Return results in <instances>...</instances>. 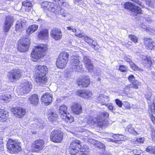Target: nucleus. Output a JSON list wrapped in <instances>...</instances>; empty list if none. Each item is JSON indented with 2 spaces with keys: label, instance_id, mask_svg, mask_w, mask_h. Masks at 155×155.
Returning <instances> with one entry per match:
<instances>
[{
  "label": "nucleus",
  "instance_id": "nucleus-1",
  "mask_svg": "<svg viewBox=\"0 0 155 155\" xmlns=\"http://www.w3.org/2000/svg\"><path fill=\"white\" fill-rule=\"evenodd\" d=\"M109 114L108 112L104 111L97 118H94L93 116H88L87 118V123L91 126L97 124L100 127H102L106 124V121L105 119L109 117Z\"/></svg>",
  "mask_w": 155,
  "mask_h": 155
},
{
  "label": "nucleus",
  "instance_id": "nucleus-2",
  "mask_svg": "<svg viewBox=\"0 0 155 155\" xmlns=\"http://www.w3.org/2000/svg\"><path fill=\"white\" fill-rule=\"evenodd\" d=\"M36 77L35 81L38 85L45 83L47 81L45 75L48 71L47 67L44 65H38L36 66Z\"/></svg>",
  "mask_w": 155,
  "mask_h": 155
},
{
  "label": "nucleus",
  "instance_id": "nucleus-3",
  "mask_svg": "<svg viewBox=\"0 0 155 155\" xmlns=\"http://www.w3.org/2000/svg\"><path fill=\"white\" fill-rule=\"evenodd\" d=\"M48 49L46 44H40L35 48L31 54V57L34 60V61L39 59L45 55Z\"/></svg>",
  "mask_w": 155,
  "mask_h": 155
},
{
  "label": "nucleus",
  "instance_id": "nucleus-4",
  "mask_svg": "<svg viewBox=\"0 0 155 155\" xmlns=\"http://www.w3.org/2000/svg\"><path fill=\"white\" fill-rule=\"evenodd\" d=\"M7 147L12 153H16L21 150V143L18 140L9 139L7 143Z\"/></svg>",
  "mask_w": 155,
  "mask_h": 155
},
{
  "label": "nucleus",
  "instance_id": "nucleus-5",
  "mask_svg": "<svg viewBox=\"0 0 155 155\" xmlns=\"http://www.w3.org/2000/svg\"><path fill=\"white\" fill-rule=\"evenodd\" d=\"M67 107L65 105L61 106L59 109V113L61 115L60 117L69 123H71L73 121L74 118L68 113Z\"/></svg>",
  "mask_w": 155,
  "mask_h": 155
},
{
  "label": "nucleus",
  "instance_id": "nucleus-6",
  "mask_svg": "<svg viewBox=\"0 0 155 155\" xmlns=\"http://www.w3.org/2000/svg\"><path fill=\"white\" fill-rule=\"evenodd\" d=\"M22 72L20 70L14 69L8 73L7 77L9 81L13 82L19 80L21 77Z\"/></svg>",
  "mask_w": 155,
  "mask_h": 155
},
{
  "label": "nucleus",
  "instance_id": "nucleus-7",
  "mask_svg": "<svg viewBox=\"0 0 155 155\" xmlns=\"http://www.w3.org/2000/svg\"><path fill=\"white\" fill-rule=\"evenodd\" d=\"M79 57L75 56H71L70 61V67L73 70V71H81L82 68V65L79 61Z\"/></svg>",
  "mask_w": 155,
  "mask_h": 155
},
{
  "label": "nucleus",
  "instance_id": "nucleus-8",
  "mask_svg": "<svg viewBox=\"0 0 155 155\" xmlns=\"http://www.w3.org/2000/svg\"><path fill=\"white\" fill-rule=\"evenodd\" d=\"M30 41L29 38L21 39L18 42V50L21 52H25L28 49Z\"/></svg>",
  "mask_w": 155,
  "mask_h": 155
},
{
  "label": "nucleus",
  "instance_id": "nucleus-9",
  "mask_svg": "<svg viewBox=\"0 0 155 155\" xmlns=\"http://www.w3.org/2000/svg\"><path fill=\"white\" fill-rule=\"evenodd\" d=\"M45 142L42 140H38L34 141L32 145V151L33 152H40L44 148Z\"/></svg>",
  "mask_w": 155,
  "mask_h": 155
},
{
  "label": "nucleus",
  "instance_id": "nucleus-10",
  "mask_svg": "<svg viewBox=\"0 0 155 155\" xmlns=\"http://www.w3.org/2000/svg\"><path fill=\"white\" fill-rule=\"evenodd\" d=\"M20 90L22 93L21 94L22 95L30 92L32 88V85L31 82L24 80L20 84Z\"/></svg>",
  "mask_w": 155,
  "mask_h": 155
},
{
  "label": "nucleus",
  "instance_id": "nucleus-11",
  "mask_svg": "<svg viewBox=\"0 0 155 155\" xmlns=\"http://www.w3.org/2000/svg\"><path fill=\"white\" fill-rule=\"evenodd\" d=\"M63 135L61 131L53 130L50 135L51 140L54 143H60L63 139Z\"/></svg>",
  "mask_w": 155,
  "mask_h": 155
},
{
  "label": "nucleus",
  "instance_id": "nucleus-12",
  "mask_svg": "<svg viewBox=\"0 0 155 155\" xmlns=\"http://www.w3.org/2000/svg\"><path fill=\"white\" fill-rule=\"evenodd\" d=\"M50 11L55 14L62 15L63 16L65 15V11L64 9L59 6L54 4L53 3L51 5Z\"/></svg>",
  "mask_w": 155,
  "mask_h": 155
},
{
  "label": "nucleus",
  "instance_id": "nucleus-13",
  "mask_svg": "<svg viewBox=\"0 0 155 155\" xmlns=\"http://www.w3.org/2000/svg\"><path fill=\"white\" fill-rule=\"evenodd\" d=\"M51 37L56 40L61 39L62 37V34L61 30L57 28L52 29L50 32Z\"/></svg>",
  "mask_w": 155,
  "mask_h": 155
},
{
  "label": "nucleus",
  "instance_id": "nucleus-14",
  "mask_svg": "<svg viewBox=\"0 0 155 155\" xmlns=\"http://www.w3.org/2000/svg\"><path fill=\"white\" fill-rule=\"evenodd\" d=\"M13 23V18L11 16H7L5 18L3 26V30L5 32H8Z\"/></svg>",
  "mask_w": 155,
  "mask_h": 155
},
{
  "label": "nucleus",
  "instance_id": "nucleus-15",
  "mask_svg": "<svg viewBox=\"0 0 155 155\" xmlns=\"http://www.w3.org/2000/svg\"><path fill=\"white\" fill-rule=\"evenodd\" d=\"M78 84L83 87H87L89 84L90 81L88 77L83 76L78 78Z\"/></svg>",
  "mask_w": 155,
  "mask_h": 155
},
{
  "label": "nucleus",
  "instance_id": "nucleus-16",
  "mask_svg": "<svg viewBox=\"0 0 155 155\" xmlns=\"http://www.w3.org/2000/svg\"><path fill=\"white\" fill-rule=\"evenodd\" d=\"M140 58L142 63L147 67L150 68L153 62V60L150 56L143 55L141 56Z\"/></svg>",
  "mask_w": 155,
  "mask_h": 155
},
{
  "label": "nucleus",
  "instance_id": "nucleus-17",
  "mask_svg": "<svg viewBox=\"0 0 155 155\" xmlns=\"http://www.w3.org/2000/svg\"><path fill=\"white\" fill-rule=\"evenodd\" d=\"M49 36L48 31L46 29H44L40 31L38 35V39L45 41L48 40Z\"/></svg>",
  "mask_w": 155,
  "mask_h": 155
},
{
  "label": "nucleus",
  "instance_id": "nucleus-18",
  "mask_svg": "<svg viewBox=\"0 0 155 155\" xmlns=\"http://www.w3.org/2000/svg\"><path fill=\"white\" fill-rule=\"evenodd\" d=\"M52 95L49 93H45L43 94L41 98L42 102L44 103L46 105H48L52 101Z\"/></svg>",
  "mask_w": 155,
  "mask_h": 155
},
{
  "label": "nucleus",
  "instance_id": "nucleus-19",
  "mask_svg": "<svg viewBox=\"0 0 155 155\" xmlns=\"http://www.w3.org/2000/svg\"><path fill=\"white\" fill-rule=\"evenodd\" d=\"M83 61L85 67L90 72L92 71L93 66L91 61L87 56H84L83 58Z\"/></svg>",
  "mask_w": 155,
  "mask_h": 155
},
{
  "label": "nucleus",
  "instance_id": "nucleus-20",
  "mask_svg": "<svg viewBox=\"0 0 155 155\" xmlns=\"http://www.w3.org/2000/svg\"><path fill=\"white\" fill-rule=\"evenodd\" d=\"M8 111L4 107L0 108V121L4 122L8 118Z\"/></svg>",
  "mask_w": 155,
  "mask_h": 155
},
{
  "label": "nucleus",
  "instance_id": "nucleus-21",
  "mask_svg": "<svg viewBox=\"0 0 155 155\" xmlns=\"http://www.w3.org/2000/svg\"><path fill=\"white\" fill-rule=\"evenodd\" d=\"M109 98L107 96L100 94L96 99V102L102 105H105L106 103L109 101Z\"/></svg>",
  "mask_w": 155,
  "mask_h": 155
},
{
  "label": "nucleus",
  "instance_id": "nucleus-22",
  "mask_svg": "<svg viewBox=\"0 0 155 155\" xmlns=\"http://www.w3.org/2000/svg\"><path fill=\"white\" fill-rule=\"evenodd\" d=\"M13 111L14 114L16 115V117L21 118L26 114L25 110L20 107H17L14 109Z\"/></svg>",
  "mask_w": 155,
  "mask_h": 155
},
{
  "label": "nucleus",
  "instance_id": "nucleus-23",
  "mask_svg": "<svg viewBox=\"0 0 155 155\" xmlns=\"http://www.w3.org/2000/svg\"><path fill=\"white\" fill-rule=\"evenodd\" d=\"M76 94L84 98H87L92 95L91 93L88 91L79 90L77 91Z\"/></svg>",
  "mask_w": 155,
  "mask_h": 155
},
{
  "label": "nucleus",
  "instance_id": "nucleus-24",
  "mask_svg": "<svg viewBox=\"0 0 155 155\" xmlns=\"http://www.w3.org/2000/svg\"><path fill=\"white\" fill-rule=\"evenodd\" d=\"M48 119L51 123L54 125L58 124V115L55 113L52 112L48 115Z\"/></svg>",
  "mask_w": 155,
  "mask_h": 155
},
{
  "label": "nucleus",
  "instance_id": "nucleus-25",
  "mask_svg": "<svg viewBox=\"0 0 155 155\" xmlns=\"http://www.w3.org/2000/svg\"><path fill=\"white\" fill-rule=\"evenodd\" d=\"M68 62L58 57L56 61V65L58 68H64L66 66Z\"/></svg>",
  "mask_w": 155,
  "mask_h": 155
},
{
  "label": "nucleus",
  "instance_id": "nucleus-26",
  "mask_svg": "<svg viewBox=\"0 0 155 155\" xmlns=\"http://www.w3.org/2000/svg\"><path fill=\"white\" fill-rule=\"evenodd\" d=\"M71 109L73 113L77 114L81 112V106L80 104H74L71 107Z\"/></svg>",
  "mask_w": 155,
  "mask_h": 155
},
{
  "label": "nucleus",
  "instance_id": "nucleus-27",
  "mask_svg": "<svg viewBox=\"0 0 155 155\" xmlns=\"http://www.w3.org/2000/svg\"><path fill=\"white\" fill-rule=\"evenodd\" d=\"M85 41L90 45H91V47L92 48H93L94 50H96V48L97 47V43L96 42L93 40L90 37H89L87 36H86L85 38L84 39Z\"/></svg>",
  "mask_w": 155,
  "mask_h": 155
},
{
  "label": "nucleus",
  "instance_id": "nucleus-28",
  "mask_svg": "<svg viewBox=\"0 0 155 155\" xmlns=\"http://www.w3.org/2000/svg\"><path fill=\"white\" fill-rule=\"evenodd\" d=\"M144 44L147 48V49L151 50L152 49L153 46V42L152 39L145 38L144 39Z\"/></svg>",
  "mask_w": 155,
  "mask_h": 155
},
{
  "label": "nucleus",
  "instance_id": "nucleus-29",
  "mask_svg": "<svg viewBox=\"0 0 155 155\" xmlns=\"http://www.w3.org/2000/svg\"><path fill=\"white\" fill-rule=\"evenodd\" d=\"M29 101L30 103L33 104H37L38 102V95L34 94L30 96L29 98Z\"/></svg>",
  "mask_w": 155,
  "mask_h": 155
},
{
  "label": "nucleus",
  "instance_id": "nucleus-30",
  "mask_svg": "<svg viewBox=\"0 0 155 155\" xmlns=\"http://www.w3.org/2000/svg\"><path fill=\"white\" fill-rule=\"evenodd\" d=\"M38 28V26L36 25H32L29 26L26 30L27 34L29 35L31 34L35 31Z\"/></svg>",
  "mask_w": 155,
  "mask_h": 155
},
{
  "label": "nucleus",
  "instance_id": "nucleus-31",
  "mask_svg": "<svg viewBox=\"0 0 155 155\" xmlns=\"http://www.w3.org/2000/svg\"><path fill=\"white\" fill-rule=\"evenodd\" d=\"M22 5L25 8V10H30L32 6V4L30 1L26 0L22 2Z\"/></svg>",
  "mask_w": 155,
  "mask_h": 155
},
{
  "label": "nucleus",
  "instance_id": "nucleus-32",
  "mask_svg": "<svg viewBox=\"0 0 155 155\" xmlns=\"http://www.w3.org/2000/svg\"><path fill=\"white\" fill-rule=\"evenodd\" d=\"M0 98L1 100L5 101V102L10 101L12 99L11 95L8 94H2L0 96Z\"/></svg>",
  "mask_w": 155,
  "mask_h": 155
},
{
  "label": "nucleus",
  "instance_id": "nucleus-33",
  "mask_svg": "<svg viewBox=\"0 0 155 155\" xmlns=\"http://www.w3.org/2000/svg\"><path fill=\"white\" fill-rule=\"evenodd\" d=\"M69 56V54L68 53L64 51L61 53L59 55L58 57L68 62V60Z\"/></svg>",
  "mask_w": 155,
  "mask_h": 155
},
{
  "label": "nucleus",
  "instance_id": "nucleus-34",
  "mask_svg": "<svg viewBox=\"0 0 155 155\" xmlns=\"http://www.w3.org/2000/svg\"><path fill=\"white\" fill-rule=\"evenodd\" d=\"M149 106L151 109V112L155 114V98L148 102Z\"/></svg>",
  "mask_w": 155,
  "mask_h": 155
},
{
  "label": "nucleus",
  "instance_id": "nucleus-35",
  "mask_svg": "<svg viewBox=\"0 0 155 155\" xmlns=\"http://www.w3.org/2000/svg\"><path fill=\"white\" fill-rule=\"evenodd\" d=\"M80 148L78 147H74L72 146H69V151L70 153L72 155H75L77 154L79 151Z\"/></svg>",
  "mask_w": 155,
  "mask_h": 155
},
{
  "label": "nucleus",
  "instance_id": "nucleus-36",
  "mask_svg": "<svg viewBox=\"0 0 155 155\" xmlns=\"http://www.w3.org/2000/svg\"><path fill=\"white\" fill-rule=\"evenodd\" d=\"M81 152L83 153L82 154L88 155V153L90 151V150L88 147L86 145H84L80 148Z\"/></svg>",
  "mask_w": 155,
  "mask_h": 155
},
{
  "label": "nucleus",
  "instance_id": "nucleus-37",
  "mask_svg": "<svg viewBox=\"0 0 155 155\" xmlns=\"http://www.w3.org/2000/svg\"><path fill=\"white\" fill-rule=\"evenodd\" d=\"M53 3H51L48 2H43L41 4V7L44 9H48L50 11L51 5Z\"/></svg>",
  "mask_w": 155,
  "mask_h": 155
},
{
  "label": "nucleus",
  "instance_id": "nucleus-38",
  "mask_svg": "<svg viewBox=\"0 0 155 155\" xmlns=\"http://www.w3.org/2000/svg\"><path fill=\"white\" fill-rule=\"evenodd\" d=\"M92 141L91 142V143L93 144H94L96 147L100 149H103L104 148L105 146L103 143L98 141H96L93 140H92Z\"/></svg>",
  "mask_w": 155,
  "mask_h": 155
},
{
  "label": "nucleus",
  "instance_id": "nucleus-39",
  "mask_svg": "<svg viewBox=\"0 0 155 155\" xmlns=\"http://www.w3.org/2000/svg\"><path fill=\"white\" fill-rule=\"evenodd\" d=\"M129 64L130 65L131 68L134 71H143V70L142 68H139L133 61L131 62Z\"/></svg>",
  "mask_w": 155,
  "mask_h": 155
},
{
  "label": "nucleus",
  "instance_id": "nucleus-40",
  "mask_svg": "<svg viewBox=\"0 0 155 155\" xmlns=\"http://www.w3.org/2000/svg\"><path fill=\"white\" fill-rule=\"evenodd\" d=\"M70 146L75 147H78V148H80L81 147L80 142L77 140H75L72 141L71 143Z\"/></svg>",
  "mask_w": 155,
  "mask_h": 155
},
{
  "label": "nucleus",
  "instance_id": "nucleus-41",
  "mask_svg": "<svg viewBox=\"0 0 155 155\" xmlns=\"http://www.w3.org/2000/svg\"><path fill=\"white\" fill-rule=\"evenodd\" d=\"M131 84L129 85L130 87L133 88L137 89L138 86L140 85V83L137 80H135L134 81L131 83Z\"/></svg>",
  "mask_w": 155,
  "mask_h": 155
},
{
  "label": "nucleus",
  "instance_id": "nucleus-42",
  "mask_svg": "<svg viewBox=\"0 0 155 155\" xmlns=\"http://www.w3.org/2000/svg\"><path fill=\"white\" fill-rule=\"evenodd\" d=\"M131 11L137 14H140L142 13V11L141 10V8L135 5L134 6V8L132 9Z\"/></svg>",
  "mask_w": 155,
  "mask_h": 155
},
{
  "label": "nucleus",
  "instance_id": "nucleus-43",
  "mask_svg": "<svg viewBox=\"0 0 155 155\" xmlns=\"http://www.w3.org/2000/svg\"><path fill=\"white\" fill-rule=\"evenodd\" d=\"M134 4L130 2H127L124 4L125 8L128 9L131 11H132V9L134 8Z\"/></svg>",
  "mask_w": 155,
  "mask_h": 155
},
{
  "label": "nucleus",
  "instance_id": "nucleus-44",
  "mask_svg": "<svg viewBox=\"0 0 155 155\" xmlns=\"http://www.w3.org/2000/svg\"><path fill=\"white\" fill-rule=\"evenodd\" d=\"M152 95V93L150 91H149L146 92V94H145V98L148 100V103L149 102V101H151L152 99H153L155 97L153 98L152 97L151 99L150 100L151 97Z\"/></svg>",
  "mask_w": 155,
  "mask_h": 155
},
{
  "label": "nucleus",
  "instance_id": "nucleus-45",
  "mask_svg": "<svg viewBox=\"0 0 155 155\" xmlns=\"http://www.w3.org/2000/svg\"><path fill=\"white\" fill-rule=\"evenodd\" d=\"M146 3L147 5L152 7H153L155 5V1L154 0H147Z\"/></svg>",
  "mask_w": 155,
  "mask_h": 155
},
{
  "label": "nucleus",
  "instance_id": "nucleus-46",
  "mask_svg": "<svg viewBox=\"0 0 155 155\" xmlns=\"http://www.w3.org/2000/svg\"><path fill=\"white\" fill-rule=\"evenodd\" d=\"M130 86L129 85L125 87L124 89V93L126 94H127L130 91L132 90V88L130 87Z\"/></svg>",
  "mask_w": 155,
  "mask_h": 155
},
{
  "label": "nucleus",
  "instance_id": "nucleus-47",
  "mask_svg": "<svg viewBox=\"0 0 155 155\" xmlns=\"http://www.w3.org/2000/svg\"><path fill=\"white\" fill-rule=\"evenodd\" d=\"M131 126L130 125L128 126V131L130 133L133 134L134 135H136L138 134V133L135 130L133 127H131Z\"/></svg>",
  "mask_w": 155,
  "mask_h": 155
},
{
  "label": "nucleus",
  "instance_id": "nucleus-48",
  "mask_svg": "<svg viewBox=\"0 0 155 155\" xmlns=\"http://www.w3.org/2000/svg\"><path fill=\"white\" fill-rule=\"evenodd\" d=\"M146 151L151 153H155V148L153 147L149 146L147 148Z\"/></svg>",
  "mask_w": 155,
  "mask_h": 155
},
{
  "label": "nucleus",
  "instance_id": "nucleus-49",
  "mask_svg": "<svg viewBox=\"0 0 155 155\" xmlns=\"http://www.w3.org/2000/svg\"><path fill=\"white\" fill-rule=\"evenodd\" d=\"M129 37L130 40L134 41L135 43H136L137 42L138 38L136 36L132 35H129Z\"/></svg>",
  "mask_w": 155,
  "mask_h": 155
},
{
  "label": "nucleus",
  "instance_id": "nucleus-50",
  "mask_svg": "<svg viewBox=\"0 0 155 155\" xmlns=\"http://www.w3.org/2000/svg\"><path fill=\"white\" fill-rule=\"evenodd\" d=\"M119 70L121 72H125L127 71V67L126 66L121 65L119 66Z\"/></svg>",
  "mask_w": 155,
  "mask_h": 155
},
{
  "label": "nucleus",
  "instance_id": "nucleus-51",
  "mask_svg": "<svg viewBox=\"0 0 155 155\" xmlns=\"http://www.w3.org/2000/svg\"><path fill=\"white\" fill-rule=\"evenodd\" d=\"M22 27V24L21 22L18 21L15 26L16 30L17 31L21 29Z\"/></svg>",
  "mask_w": 155,
  "mask_h": 155
},
{
  "label": "nucleus",
  "instance_id": "nucleus-52",
  "mask_svg": "<svg viewBox=\"0 0 155 155\" xmlns=\"http://www.w3.org/2000/svg\"><path fill=\"white\" fill-rule=\"evenodd\" d=\"M110 110H113L114 109V107L113 106L112 104H106L105 105Z\"/></svg>",
  "mask_w": 155,
  "mask_h": 155
},
{
  "label": "nucleus",
  "instance_id": "nucleus-53",
  "mask_svg": "<svg viewBox=\"0 0 155 155\" xmlns=\"http://www.w3.org/2000/svg\"><path fill=\"white\" fill-rule=\"evenodd\" d=\"M115 103L119 107H122V103L121 101L118 99H116L115 100Z\"/></svg>",
  "mask_w": 155,
  "mask_h": 155
},
{
  "label": "nucleus",
  "instance_id": "nucleus-54",
  "mask_svg": "<svg viewBox=\"0 0 155 155\" xmlns=\"http://www.w3.org/2000/svg\"><path fill=\"white\" fill-rule=\"evenodd\" d=\"M128 79L131 83H132L136 80L134 76L133 75H130L128 78Z\"/></svg>",
  "mask_w": 155,
  "mask_h": 155
},
{
  "label": "nucleus",
  "instance_id": "nucleus-55",
  "mask_svg": "<svg viewBox=\"0 0 155 155\" xmlns=\"http://www.w3.org/2000/svg\"><path fill=\"white\" fill-rule=\"evenodd\" d=\"M133 153L136 155H140L141 151L140 150H134L133 151Z\"/></svg>",
  "mask_w": 155,
  "mask_h": 155
},
{
  "label": "nucleus",
  "instance_id": "nucleus-56",
  "mask_svg": "<svg viewBox=\"0 0 155 155\" xmlns=\"http://www.w3.org/2000/svg\"><path fill=\"white\" fill-rule=\"evenodd\" d=\"M4 150L3 144L2 142V139H0V152L3 151Z\"/></svg>",
  "mask_w": 155,
  "mask_h": 155
},
{
  "label": "nucleus",
  "instance_id": "nucleus-57",
  "mask_svg": "<svg viewBox=\"0 0 155 155\" xmlns=\"http://www.w3.org/2000/svg\"><path fill=\"white\" fill-rule=\"evenodd\" d=\"M124 59L125 61L128 62L129 64L132 61L131 59L127 56H124Z\"/></svg>",
  "mask_w": 155,
  "mask_h": 155
},
{
  "label": "nucleus",
  "instance_id": "nucleus-58",
  "mask_svg": "<svg viewBox=\"0 0 155 155\" xmlns=\"http://www.w3.org/2000/svg\"><path fill=\"white\" fill-rule=\"evenodd\" d=\"M144 138L143 137H141L138 138L136 139V141L140 143H143L144 141Z\"/></svg>",
  "mask_w": 155,
  "mask_h": 155
},
{
  "label": "nucleus",
  "instance_id": "nucleus-59",
  "mask_svg": "<svg viewBox=\"0 0 155 155\" xmlns=\"http://www.w3.org/2000/svg\"><path fill=\"white\" fill-rule=\"evenodd\" d=\"M54 1L59 5H62L63 2L64 1V0H54Z\"/></svg>",
  "mask_w": 155,
  "mask_h": 155
},
{
  "label": "nucleus",
  "instance_id": "nucleus-60",
  "mask_svg": "<svg viewBox=\"0 0 155 155\" xmlns=\"http://www.w3.org/2000/svg\"><path fill=\"white\" fill-rule=\"evenodd\" d=\"M151 138H152V140L153 141H155V132L153 131L152 132L151 134Z\"/></svg>",
  "mask_w": 155,
  "mask_h": 155
},
{
  "label": "nucleus",
  "instance_id": "nucleus-61",
  "mask_svg": "<svg viewBox=\"0 0 155 155\" xmlns=\"http://www.w3.org/2000/svg\"><path fill=\"white\" fill-rule=\"evenodd\" d=\"M67 28L68 30H72V32H76V31H77L76 29H75L74 28H72V27H70V26L68 27H67Z\"/></svg>",
  "mask_w": 155,
  "mask_h": 155
},
{
  "label": "nucleus",
  "instance_id": "nucleus-62",
  "mask_svg": "<svg viewBox=\"0 0 155 155\" xmlns=\"http://www.w3.org/2000/svg\"><path fill=\"white\" fill-rule=\"evenodd\" d=\"M75 35L77 37L82 38V39L84 40V38H85V37H86L85 36H83L82 35V34H75Z\"/></svg>",
  "mask_w": 155,
  "mask_h": 155
},
{
  "label": "nucleus",
  "instance_id": "nucleus-63",
  "mask_svg": "<svg viewBox=\"0 0 155 155\" xmlns=\"http://www.w3.org/2000/svg\"><path fill=\"white\" fill-rule=\"evenodd\" d=\"M62 5L65 7H68L69 6V4L68 2H66L65 0H64V1L63 2Z\"/></svg>",
  "mask_w": 155,
  "mask_h": 155
},
{
  "label": "nucleus",
  "instance_id": "nucleus-64",
  "mask_svg": "<svg viewBox=\"0 0 155 155\" xmlns=\"http://www.w3.org/2000/svg\"><path fill=\"white\" fill-rule=\"evenodd\" d=\"M132 2L135 3H136L138 5H141V2H140L138 0H130Z\"/></svg>",
  "mask_w": 155,
  "mask_h": 155
}]
</instances>
